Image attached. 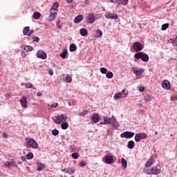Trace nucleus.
Masks as SVG:
<instances>
[{
	"mask_svg": "<svg viewBox=\"0 0 177 177\" xmlns=\"http://www.w3.org/2000/svg\"><path fill=\"white\" fill-rule=\"evenodd\" d=\"M33 42H39V37L38 36H35L32 38Z\"/></svg>",
	"mask_w": 177,
	"mask_h": 177,
	"instance_id": "49530a36",
	"label": "nucleus"
},
{
	"mask_svg": "<svg viewBox=\"0 0 177 177\" xmlns=\"http://www.w3.org/2000/svg\"><path fill=\"white\" fill-rule=\"evenodd\" d=\"M20 103L22 107H24L25 109L27 108V106H28V102H27V97L22 96L20 99Z\"/></svg>",
	"mask_w": 177,
	"mask_h": 177,
	"instance_id": "9b49d317",
	"label": "nucleus"
},
{
	"mask_svg": "<svg viewBox=\"0 0 177 177\" xmlns=\"http://www.w3.org/2000/svg\"><path fill=\"white\" fill-rule=\"evenodd\" d=\"M162 88H164L165 89H170L171 88V84L169 83V81L168 80H164L162 82Z\"/></svg>",
	"mask_w": 177,
	"mask_h": 177,
	"instance_id": "f3484780",
	"label": "nucleus"
},
{
	"mask_svg": "<svg viewBox=\"0 0 177 177\" xmlns=\"http://www.w3.org/2000/svg\"><path fill=\"white\" fill-rule=\"evenodd\" d=\"M73 81V78L70 75H67L66 77V82L70 83Z\"/></svg>",
	"mask_w": 177,
	"mask_h": 177,
	"instance_id": "37998d69",
	"label": "nucleus"
},
{
	"mask_svg": "<svg viewBox=\"0 0 177 177\" xmlns=\"http://www.w3.org/2000/svg\"><path fill=\"white\" fill-rule=\"evenodd\" d=\"M48 74H50V75H52L53 74V70L48 69Z\"/></svg>",
	"mask_w": 177,
	"mask_h": 177,
	"instance_id": "052dcab7",
	"label": "nucleus"
},
{
	"mask_svg": "<svg viewBox=\"0 0 177 177\" xmlns=\"http://www.w3.org/2000/svg\"><path fill=\"white\" fill-rule=\"evenodd\" d=\"M9 136L6 133H3V139H8Z\"/></svg>",
	"mask_w": 177,
	"mask_h": 177,
	"instance_id": "603ef678",
	"label": "nucleus"
},
{
	"mask_svg": "<svg viewBox=\"0 0 177 177\" xmlns=\"http://www.w3.org/2000/svg\"><path fill=\"white\" fill-rule=\"evenodd\" d=\"M70 52H75L77 50V46L74 44H71L69 48Z\"/></svg>",
	"mask_w": 177,
	"mask_h": 177,
	"instance_id": "7c9ffc66",
	"label": "nucleus"
},
{
	"mask_svg": "<svg viewBox=\"0 0 177 177\" xmlns=\"http://www.w3.org/2000/svg\"><path fill=\"white\" fill-rule=\"evenodd\" d=\"M110 124L112 127H117V125H118V122H117L115 117L112 116L111 118H110Z\"/></svg>",
	"mask_w": 177,
	"mask_h": 177,
	"instance_id": "6ab92c4d",
	"label": "nucleus"
},
{
	"mask_svg": "<svg viewBox=\"0 0 177 177\" xmlns=\"http://www.w3.org/2000/svg\"><path fill=\"white\" fill-rule=\"evenodd\" d=\"M51 8L57 10L59 9V3L55 2Z\"/></svg>",
	"mask_w": 177,
	"mask_h": 177,
	"instance_id": "c03bdc74",
	"label": "nucleus"
},
{
	"mask_svg": "<svg viewBox=\"0 0 177 177\" xmlns=\"http://www.w3.org/2000/svg\"><path fill=\"white\" fill-rule=\"evenodd\" d=\"M102 35H103V32L100 29H97L95 33V38H100Z\"/></svg>",
	"mask_w": 177,
	"mask_h": 177,
	"instance_id": "b1692460",
	"label": "nucleus"
},
{
	"mask_svg": "<svg viewBox=\"0 0 177 177\" xmlns=\"http://www.w3.org/2000/svg\"><path fill=\"white\" fill-rule=\"evenodd\" d=\"M83 20H84V15H80L74 19V23H76V24L81 23V21H82Z\"/></svg>",
	"mask_w": 177,
	"mask_h": 177,
	"instance_id": "412c9836",
	"label": "nucleus"
},
{
	"mask_svg": "<svg viewBox=\"0 0 177 177\" xmlns=\"http://www.w3.org/2000/svg\"><path fill=\"white\" fill-rule=\"evenodd\" d=\"M32 158H34V154H32V153L31 152L28 153V154L26 155V159L32 160Z\"/></svg>",
	"mask_w": 177,
	"mask_h": 177,
	"instance_id": "4c0bfd02",
	"label": "nucleus"
},
{
	"mask_svg": "<svg viewBox=\"0 0 177 177\" xmlns=\"http://www.w3.org/2000/svg\"><path fill=\"white\" fill-rule=\"evenodd\" d=\"M57 12H59V10H57V9H54V8L50 9V13L51 15H57Z\"/></svg>",
	"mask_w": 177,
	"mask_h": 177,
	"instance_id": "58836bf2",
	"label": "nucleus"
},
{
	"mask_svg": "<svg viewBox=\"0 0 177 177\" xmlns=\"http://www.w3.org/2000/svg\"><path fill=\"white\" fill-rule=\"evenodd\" d=\"M67 49H64L63 52L60 54V57H62V59H66V57L67 56Z\"/></svg>",
	"mask_w": 177,
	"mask_h": 177,
	"instance_id": "2f4dec72",
	"label": "nucleus"
},
{
	"mask_svg": "<svg viewBox=\"0 0 177 177\" xmlns=\"http://www.w3.org/2000/svg\"><path fill=\"white\" fill-rule=\"evenodd\" d=\"M37 56L39 59H46V54L45 53H44L43 50H39L37 52Z\"/></svg>",
	"mask_w": 177,
	"mask_h": 177,
	"instance_id": "a211bd4d",
	"label": "nucleus"
},
{
	"mask_svg": "<svg viewBox=\"0 0 177 177\" xmlns=\"http://www.w3.org/2000/svg\"><path fill=\"white\" fill-rule=\"evenodd\" d=\"M26 147L27 149H38V143L32 138L26 139Z\"/></svg>",
	"mask_w": 177,
	"mask_h": 177,
	"instance_id": "20e7f679",
	"label": "nucleus"
},
{
	"mask_svg": "<svg viewBox=\"0 0 177 177\" xmlns=\"http://www.w3.org/2000/svg\"><path fill=\"white\" fill-rule=\"evenodd\" d=\"M67 118H68V115L67 114H61L57 116H55L53 118V120L55 124H62V122H66L67 121Z\"/></svg>",
	"mask_w": 177,
	"mask_h": 177,
	"instance_id": "7ed1b4c3",
	"label": "nucleus"
},
{
	"mask_svg": "<svg viewBox=\"0 0 177 177\" xmlns=\"http://www.w3.org/2000/svg\"><path fill=\"white\" fill-rule=\"evenodd\" d=\"M110 2H111V3H118L119 1L118 0H110Z\"/></svg>",
	"mask_w": 177,
	"mask_h": 177,
	"instance_id": "bf43d9fd",
	"label": "nucleus"
},
{
	"mask_svg": "<svg viewBox=\"0 0 177 177\" xmlns=\"http://www.w3.org/2000/svg\"><path fill=\"white\" fill-rule=\"evenodd\" d=\"M131 71H133V73L136 75V77L140 78V77H142V75L145 73V69L135 67L131 68Z\"/></svg>",
	"mask_w": 177,
	"mask_h": 177,
	"instance_id": "39448f33",
	"label": "nucleus"
},
{
	"mask_svg": "<svg viewBox=\"0 0 177 177\" xmlns=\"http://www.w3.org/2000/svg\"><path fill=\"white\" fill-rule=\"evenodd\" d=\"M21 160H22V161H24L26 159H25V158H21Z\"/></svg>",
	"mask_w": 177,
	"mask_h": 177,
	"instance_id": "774afa93",
	"label": "nucleus"
},
{
	"mask_svg": "<svg viewBox=\"0 0 177 177\" xmlns=\"http://www.w3.org/2000/svg\"><path fill=\"white\" fill-rule=\"evenodd\" d=\"M139 91L140 92H145V86L139 87Z\"/></svg>",
	"mask_w": 177,
	"mask_h": 177,
	"instance_id": "4d7b16f0",
	"label": "nucleus"
},
{
	"mask_svg": "<svg viewBox=\"0 0 177 177\" xmlns=\"http://www.w3.org/2000/svg\"><path fill=\"white\" fill-rule=\"evenodd\" d=\"M114 161V158L112 156L107 155L104 157V162L106 164H113V162Z\"/></svg>",
	"mask_w": 177,
	"mask_h": 177,
	"instance_id": "f8f14e48",
	"label": "nucleus"
},
{
	"mask_svg": "<svg viewBox=\"0 0 177 177\" xmlns=\"http://www.w3.org/2000/svg\"><path fill=\"white\" fill-rule=\"evenodd\" d=\"M146 138H147V134L146 133H140L135 136V140L136 142H140L142 139H146Z\"/></svg>",
	"mask_w": 177,
	"mask_h": 177,
	"instance_id": "6e6552de",
	"label": "nucleus"
},
{
	"mask_svg": "<svg viewBox=\"0 0 177 177\" xmlns=\"http://www.w3.org/2000/svg\"><path fill=\"white\" fill-rule=\"evenodd\" d=\"M133 49L135 50V52H140L143 49V46L140 42H134L133 44Z\"/></svg>",
	"mask_w": 177,
	"mask_h": 177,
	"instance_id": "0eeeda50",
	"label": "nucleus"
},
{
	"mask_svg": "<svg viewBox=\"0 0 177 177\" xmlns=\"http://www.w3.org/2000/svg\"><path fill=\"white\" fill-rule=\"evenodd\" d=\"M168 27H169V24H165L162 26L161 30L162 31H165V30H167V28H168Z\"/></svg>",
	"mask_w": 177,
	"mask_h": 177,
	"instance_id": "ea45409f",
	"label": "nucleus"
},
{
	"mask_svg": "<svg viewBox=\"0 0 177 177\" xmlns=\"http://www.w3.org/2000/svg\"><path fill=\"white\" fill-rule=\"evenodd\" d=\"M169 44H174V39H170L168 40Z\"/></svg>",
	"mask_w": 177,
	"mask_h": 177,
	"instance_id": "680f3d73",
	"label": "nucleus"
},
{
	"mask_svg": "<svg viewBox=\"0 0 177 177\" xmlns=\"http://www.w3.org/2000/svg\"><path fill=\"white\" fill-rule=\"evenodd\" d=\"M72 157H73V158H74V160H77V158H78V153H72Z\"/></svg>",
	"mask_w": 177,
	"mask_h": 177,
	"instance_id": "de8ad7c7",
	"label": "nucleus"
},
{
	"mask_svg": "<svg viewBox=\"0 0 177 177\" xmlns=\"http://www.w3.org/2000/svg\"><path fill=\"white\" fill-rule=\"evenodd\" d=\"M25 87L26 88V89H30L31 88H32L35 90L37 89L35 87L33 86L32 84L30 82L25 84Z\"/></svg>",
	"mask_w": 177,
	"mask_h": 177,
	"instance_id": "c756f323",
	"label": "nucleus"
},
{
	"mask_svg": "<svg viewBox=\"0 0 177 177\" xmlns=\"http://www.w3.org/2000/svg\"><path fill=\"white\" fill-rule=\"evenodd\" d=\"M135 136V133L130 131H124L121 133V138H126V139H131V138H133Z\"/></svg>",
	"mask_w": 177,
	"mask_h": 177,
	"instance_id": "1a4fd4ad",
	"label": "nucleus"
},
{
	"mask_svg": "<svg viewBox=\"0 0 177 177\" xmlns=\"http://www.w3.org/2000/svg\"><path fill=\"white\" fill-rule=\"evenodd\" d=\"M121 97H122V93H116L113 96L115 100H118V99H121Z\"/></svg>",
	"mask_w": 177,
	"mask_h": 177,
	"instance_id": "c85d7f7f",
	"label": "nucleus"
},
{
	"mask_svg": "<svg viewBox=\"0 0 177 177\" xmlns=\"http://www.w3.org/2000/svg\"><path fill=\"white\" fill-rule=\"evenodd\" d=\"M121 93L122 97H127V96H128V91H125V90H122Z\"/></svg>",
	"mask_w": 177,
	"mask_h": 177,
	"instance_id": "a19ab883",
	"label": "nucleus"
},
{
	"mask_svg": "<svg viewBox=\"0 0 177 177\" xmlns=\"http://www.w3.org/2000/svg\"><path fill=\"white\" fill-rule=\"evenodd\" d=\"M21 56H22V57H24V58L27 57V54L26 53V51H23V50H22Z\"/></svg>",
	"mask_w": 177,
	"mask_h": 177,
	"instance_id": "6e6d98bb",
	"label": "nucleus"
},
{
	"mask_svg": "<svg viewBox=\"0 0 177 177\" xmlns=\"http://www.w3.org/2000/svg\"><path fill=\"white\" fill-rule=\"evenodd\" d=\"M63 172H65V174H67L68 168H64L62 170Z\"/></svg>",
	"mask_w": 177,
	"mask_h": 177,
	"instance_id": "e2e57ef3",
	"label": "nucleus"
},
{
	"mask_svg": "<svg viewBox=\"0 0 177 177\" xmlns=\"http://www.w3.org/2000/svg\"><path fill=\"white\" fill-rule=\"evenodd\" d=\"M154 162H156V159H154V156H152L146 162L145 167H151Z\"/></svg>",
	"mask_w": 177,
	"mask_h": 177,
	"instance_id": "dca6fc26",
	"label": "nucleus"
},
{
	"mask_svg": "<svg viewBox=\"0 0 177 177\" xmlns=\"http://www.w3.org/2000/svg\"><path fill=\"white\" fill-rule=\"evenodd\" d=\"M4 165L6 168H10V167H14L15 168L17 167V164H16V162L13 161V160H10V162H6Z\"/></svg>",
	"mask_w": 177,
	"mask_h": 177,
	"instance_id": "ddd939ff",
	"label": "nucleus"
},
{
	"mask_svg": "<svg viewBox=\"0 0 177 177\" xmlns=\"http://www.w3.org/2000/svg\"><path fill=\"white\" fill-rule=\"evenodd\" d=\"M67 3H72L73 0H66Z\"/></svg>",
	"mask_w": 177,
	"mask_h": 177,
	"instance_id": "69168bd1",
	"label": "nucleus"
},
{
	"mask_svg": "<svg viewBox=\"0 0 177 177\" xmlns=\"http://www.w3.org/2000/svg\"><path fill=\"white\" fill-rule=\"evenodd\" d=\"M21 49L24 52H31L34 48L31 46H21Z\"/></svg>",
	"mask_w": 177,
	"mask_h": 177,
	"instance_id": "4be33fe9",
	"label": "nucleus"
},
{
	"mask_svg": "<svg viewBox=\"0 0 177 177\" xmlns=\"http://www.w3.org/2000/svg\"><path fill=\"white\" fill-rule=\"evenodd\" d=\"M56 16H57V15L55 14H50L49 17H48V20L50 21H53V20H55L56 19Z\"/></svg>",
	"mask_w": 177,
	"mask_h": 177,
	"instance_id": "473e14b6",
	"label": "nucleus"
},
{
	"mask_svg": "<svg viewBox=\"0 0 177 177\" xmlns=\"http://www.w3.org/2000/svg\"><path fill=\"white\" fill-rule=\"evenodd\" d=\"M173 46H177V36H176V37L174 39V41H173Z\"/></svg>",
	"mask_w": 177,
	"mask_h": 177,
	"instance_id": "8fccbe9b",
	"label": "nucleus"
},
{
	"mask_svg": "<svg viewBox=\"0 0 177 177\" xmlns=\"http://www.w3.org/2000/svg\"><path fill=\"white\" fill-rule=\"evenodd\" d=\"M103 120H104V122H101L100 123V125H109V124H110V118L104 117Z\"/></svg>",
	"mask_w": 177,
	"mask_h": 177,
	"instance_id": "5701e85b",
	"label": "nucleus"
},
{
	"mask_svg": "<svg viewBox=\"0 0 177 177\" xmlns=\"http://www.w3.org/2000/svg\"><path fill=\"white\" fill-rule=\"evenodd\" d=\"M141 59L142 62H149V55L144 52H138L134 54V62H138Z\"/></svg>",
	"mask_w": 177,
	"mask_h": 177,
	"instance_id": "f03ea898",
	"label": "nucleus"
},
{
	"mask_svg": "<svg viewBox=\"0 0 177 177\" xmlns=\"http://www.w3.org/2000/svg\"><path fill=\"white\" fill-rule=\"evenodd\" d=\"M105 17L106 19H109L111 20H117V19H118V15L117 14L106 12L105 14Z\"/></svg>",
	"mask_w": 177,
	"mask_h": 177,
	"instance_id": "9d476101",
	"label": "nucleus"
},
{
	"mask_svg": "<svg viewBox=\"0 0 177 177\" xmlns=\"http://www.w3.org/2000/svg\"><path fill=\"white\" fill-rule=\"evenodd\" d=\"M121 3H122V5L125 6V5H127L128 3V0H122Z\"/></svg>",
	"mask_w": 177,
	"mask_h": 177,
	"instance_id": "3c124183",
	"label": "nucleus"
},
{
	"mask_svg": "<svg viewBox=\"0 0 177 177\" xmlns=\"http://www.w3.org/2000/svg\"><path fill=\"white\" fill-rule=\"evenodd\" d=\"M86 21L88 23V24H93L95 21H96V18L95 17V14L93 13H89L86 18Z\"/></svg>",
	"mask_w": 177,
	"mask_h": 177,
	"instance_id": "423d86ee",
	"label": "nucleus"
},
{
	"mask_svg": "<svg viewBox=\"0 0 177 177\" xmlns=\"http://www.w3.org/2000/svg\"><path fill=\"white\" fill-rule=\"evenodd\" d=\"M21 160H22V161H24L26 159H25V158H21Z\"/></svg>",
	"mask_w": 177,
	"mask_h": 177,
	"instance_id": "338daca9",
	"label": "nucleus"
},
{
	"mask_svg": "<svg viewBox=\"0 0 177 177\" xmlns=\"http://www.w3.org/2000/svg\"><path fill=\"white\" fill-rule=\"evenodd\" d=\"M106 78H108L109 80L113 78V77H114V74L113 73V72H106Z\"/></svg>",
	"mask_w": 177,
	"mask_h": 177,
	"instance_id": "f704fd0d",
	"label": "nucleus"
},
{
	"mask_svg": "<svg viewBox=\"0 0 177 177\" xmlns=\"http://www.w3.org/2000/svg\"><path fill=\"white\" fill-rule=\"evenodd\" d=\"M86 113H88L87 111H85V112H80L78 113L79 115H81V116H84V115H86Z\"/></svg>",
	"mask_w": 177,
	"mask_h": 177,
	"instance_id": "864d4df0",
	"label": "nucleus"
},
{
	"mask_svg": "<svg viewBox=\"0 0 177 177\" xmlns=\"http://www.w3.org/2000/svg\"><path fill=\"white\" fill-rule=\"evenodd\" d=\"M80 165V167H85V165H86V163L84 161H81Z\"/></svg>",
	"mask_w": 177,
	"mask_h": 177,
	"instance_id": "5fc2aeb1",
	"label": "nucleus"
},
{
	"mask_svg": "<svg viewBox=\"0 0 177 177\" xmlns=\"http://www.w3.org/2000/svg\"><path fill=\"white\" fill-rule=\"evenodd\" d=\"M74 172H75V170L74 169H73V167L68 168L67 174H69V175H73V174H74Z\"/></svg>",
	"mask_w": 177,
	"mask_h": 177,
	"instance_id": "e433bc0d",
	"label": "nucleus"
},
{
	"mask_svg": "<svg viewBox=\"0 0 177 177\" xmlns=\"http://www.w3.org/2000/svg\"><path fill=\"white\" fill-rule=\"evenodd\" d=\"M80 35L82 37H86V35H88V30L86 28L80 29Z\"/></svg>",
	"mask_w": 177,
	"mask_h": 177,
	"instance_id": "393cba45",
	"label": "nucleus"
},
{
	"mask_svg": "<svg viewBox=\"0 0 177 177\" xmlns=\"http://www.w3.org/2000/svg\"><path fill=\"white\" fill-rule=\"evenodd\" d=\"M151 99H152V97L151 95L146 94V95L145 96V102H151Z\"/></svg>",
	"mask_w": 177,
	"mask_h": 177,
	"instance_id": "c9c22d12",
	"label": "nucleus"
},
{
	"mask_svg": "<svg viewBox=\"0 0 177 177\" xmlns=\"http://www.w3.org/2000/svg\"><path fill=\"white\" fill-rule=\"evenodd\" d=\"M52 133H53V136H57L59 135V130L54 129L52 131Z\"/></svg>",
	"mask_w": 177,
	"mask_h": 177,
	"instance_id": "a18cd8bd",
	"label": "nucleus"
},
{
	"mask_svg": "<svg viewBox=\"0 0 177 177\" xmlns=\"http://www.w3.org/2000/svg\"><path fill=\"white\" fill-rule=\"evenodd\" d=\"M91 120L94 122V124H97V122L100 121V116L99 115L98 113H94L92 115Z\"/></svg>",
	"mask_w": 177,
	"mask_h": 177,
	"instance_id": "4468645a",
	"label": "nucleus"
},
{
	"mask_svg": "<svg viewBox=\"0 0 177 177\" xmlns=\"http://www.w3.org/2000/svg\"><path fill=\"white\" fill-rule=\"evenodd\" d=\"M144 172L147 175H158L161 172V167L159 165L153 166L151 169H145Z\"/></svg>",
	"mask_w": 177,
	"mask_h": 177,
	"instance_id": "f257e3e1",
	"label": "nucleus"
},
{
	"mask_svg": "<svg viewBox=\"0 0 177 177\" xmlns=\"http://www.w3.org/2000/svg\"><path fill=\"white\" fill-rule=\"evenodd\" d=\"M33 19H35V20H38V19H39V17H41V13L38 12H35L33 13L32 15Z\"/></svg>",
	"mask_w": 177,
	"mask_h": 177,
	"instance_id": "bb28decb",
	"label": "nucleus"
},
{
	"mask_svg": "<svg viewBox=\"0 0 177 177\" xmlns=\"http://www.w3.org/2000/svg\"><path fill=\"white\" fill-rule=\"evenodd\" d=\"M37 96H38V97H39L42 96V93H37Z\"/></svg>",
	"mask_w": 177,
	"mask_h": 177,
	"instance_id": "0e129e2a",
	"label": "nucleus"
},
{
	"mask_svg": "<svg viewBox=\"0 0 177 177\" xmlns=\"http://www.w3.org/2000/svg\"><path fill=\"white\" fill-rule=\"evenodd\" d=\"M52 107L56 108L59 106V104L57 102L53 103L52 105Z\"/></svg>",
	"mask_w": 177,
	"mask_h": 177,
	"instance_id": "13d9d810",
	"label": "nucleus"
},
{
	"mask_svg": "<svg viewBox=\"0 0 177 177\" xmlns=\"http://www.w3.org/2000/svg\"><path fill=\"white\" fill-rule=\"evenodd\" d=\"M100 73H102V74H107V68L104 67L101 68Z\"/></svg>",
	"mask_w": 177,
	"mask_h": 177,
	"instance_id": "79ce46f5",
	"label": "nucleus"
},
{
	"mask_svg": "<svg viewBox=\"0 0 177 177\" xmlns=\"http://www.w3.org/2000/svg\"><path fill=\"white\" fill-rule=\"evenodd\" d=\"M37 171H44V169H45L46 168L45 165L41 162H37Z\"/></svg>",
	"mask_w": 177,
	"mask_h": 177,
	"instance_id": "aec40b11",
	"label": "nucleus"
},
{
	"mask_svg": "<svg viewBox=\"0 0 177 177\" xmlns=\"http://www.w3.org/2000/svg\"><path fill=\"white\" fill-rule=\"evenodd\" d=\"M61 128L62 129H67V128H68V124L67 123V122H64L63 123H62Z\"/></svg>",
	"mask_w": 177,
	"mask_h": 177,
	"instance_id": "72a5a7b5",
	"label": "nucleus"
},
{
	"mask_svg": "<svg viewBox=\"0 0 177 177\" xmlns=\"http://www.w3.org/2000/svg\"><path fill=\"white\" fill-rule=\"evenodd\" d=\"M128 165V162L127 161V160L124 158H122V167L124 168V169H125V168H127Z\"/></svg>",
	"mask_w": 177,
	"mask_h": 177,
	"instance_id": "a878e982",
	"label": "nucleus"
},
{
	"mask_svg": "<svg viewBox=\"0 0 177 177\" xmlns=\"http://www.w3.org/2000/svg\"><path fill=\"white\" fill-rule=\"evenodd\" d=\"M127 147L129 149H133L135 147V142L130 140L128 142Z\"/></svg>",
	"mask_w": 177,
	"mask_h": 177,
	"instance_id": "cd10ccee",
	"label": "nucleus"
},
{
	"mask_svg": "<svg viewBox=\"0 0 177 177\" xmlns=\"http://www.w3.org/2000/svg\"><path fill=\"white\" fill-rule=\"evenodd\" d=\"M57 26L58 28H61L62 27H63V24L62 23V21H58L57 22Z\"/></svg>",
	"mask_w": 177,
	"mask_h": 177,
	"instance_id": "09e8293b",
	"label": "nucleus"
},
{
	"mask_svg": "<svg viewBox=\"0 0 177 177\" xmlns=\"http://www.w3.org/2000/svg\"><path fill=\"white\" fill-rule=\"evenodd\" d=\"M32 32H33V30L30 31V26H26L24 28V30H23L24 35H28V37H30V35H31Z\"/></svg>",
	"mask_w": 177,
	"mask_h": 177,
	"instance_id": "2eb2a0df",
	"label": "nucleus"
}]
</instances>
